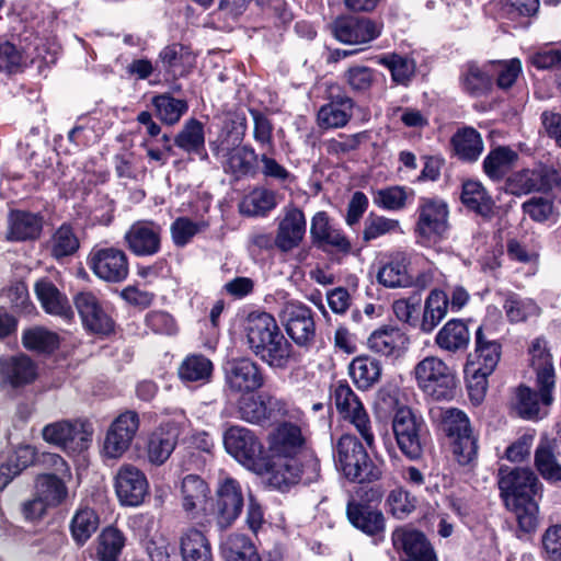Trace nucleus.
<instances>
[{
    "label": "nucleus",
    "instance_id": "obj_17",
    "mask_svg": "<svg viewBox=\"0 0 561 561\" xmlns=\"http://www.w3.org/2000/svg\"><path fill=\"white\" fill-rule=\"evenodd\" d=\"M93 431L89 423L60 420L49 423L42 431L43 439L64 451L79 453L88 448Z\"/></svg>",
    "mask_w": 561,
    "mask_h": 561
},
{
    "label": "nucleus",
    "instance_id": "obj_4",
    "mask_svg": "<svg viewBox=\"0 0 561 561\" xmlns=\"http://www.w3.org/2000/svg\"><path fill=\"white\" fill-rule=\"evenodd\" d=\"M333 455L336 467L350 482H373L381 477V470L354 434H343L333 446Z\"/></svg>",
    "mask_w": 561,
    "mask_h": 561
},
{
    "label": "nucleus",
    "instance_id": "obj_35",
    "mask_svg": "<svg viewBox=\"0 0 561 561\" xmlns=\"http://www.w3.org/2000/svg\"><path fill=\"white\" fill-rule=\"evenodd\" d=\"M306 439L301 427L290 421H279L268 435V449L272 457H297Z\"/></svg>",
    "mask_w": 561,
    "mask_h": 561
},
{
    "label": "nucleus",
    "instance_id": "obj_5",
    "mask_svg": "<svg viewBox=\"0 0 561 561\" xmlns=\"http://www.w3.org/2000/svg\"><path fill=\"white\" fill-rule=\"evenodd\" d=\"M330 407H334L339 420L351 424L368 447L375 443L370 416L360 398L346 379L333 381L329 387Z\"/></svg>",
    "mask_w": 561,
    "mask_h": 561
},
{
    "label": "nucleus",
    "instance_id": "obj_32",
    "mask_svg": "<svg viewBox=\"0 0 561 561\" xmlns=\"http://www.w3.org/2000/svg\"><path fill=\"white\" fill-rule=\"evenodd\" d=\"M410 337L399 325L382 324L375 329L367 339L370 352L391 359L402 357L409 350Z\"/></svg>",
    "mask_w": 561,
    "mask_h": 561
},
{
    "label": "nucleus",
    "instance_id": "obj_51",
    "mask_svg": "<svg viewBox=\"0 0 561 561\" xmlns=\"http://www.w3.org/2000/svg\"><path fill=\"white\" fill-rule=\"evenodd\" d=\"M461 89L473 98L488 94L491 91V73L485 66L477 61H468L459 77Z\"/></svg>",
    "mask_w": 561,
    "mask_h": 561
},
{
    "label": "nucleus",
    "instance_id": "obj_34",
    "mask_svg": "<svg viewBox=\"0 0 561 561\" xmlns=\"http://www.w3.org/2000/svg\"><path fill=\"white\" fill-rule=\"evenodd\" d=\"M346 516L352 526L371 537L375 543L385 538L386 519L381 511L369 503L348 501Z\"/></svg>",
    "mask_w": 561,
    "mask_h": 561
},
{
    "label": "nucleus",
    "instance_id": "obj_49",
    "mask_svg": "<svg viewBox=\"0 0 561 561\" xmlns=\"http://www.w3.org/2000/svg\"><path fill=\"white\" fill-rule=\"evenodd\" d=\"M274 316L266 311H252L244 321V334L248 348L252 351L268 335L278 329Z\"/></svg>",
    "mask_w": 561,
    "mask_h": 561
},
{
    "label": "nucleus",
    "instance_id": "obj_20",
    "mask_svg": "<svg viewBox=\"0 0 561 561\" xmlns=\"http://www.w3.org/2000/svg\"><path fill=\"white\" fill-rule=\"evenodd\" d=\"M382 23L355 15L336 16L330 24L333 37L345 45L368 44L381 35Z\"/></svg>",
    "mask_w": 561,
    "mask_h": 561
},
{
    "label": "nucleus",
    "instance_id": "obj_52",
    "mask_svg": "<svg viewBox=\"0 0 561 561\" xmlns=\"http://www.w3.org/2000/svg\"><path fill=\"white\" fill-rule=\"evenodd\" d=\"M447 291L434 288L427 295L420 323L421 331L431 333L450 311L447 304Z\"/></svg>",
    "mask_w": 561,
    "mask_h": 561
},
{
    "label": "nucleus",
    "instance_id": "obj_30",
    "mask_svg": "<svg viewBox=\"0 0 561 561\" xmlns=\"http://www.w3.org/2000/svg\"><path fill=\"white\" fill-rule=\"evenodd\" d=\"M391 541L394 550L404 554L401 561H438L432 542L416 528L397 527Z\"/></svg>",
    "mask_w": 561,
    "mask_h": 561
},
{
    "label": "nucleus",
    "instance_id": "obj_50",
    "mask_svg": "<svg viewBox=\"0 0 561 561\" xmlns=\"http://www.w3.org/2000/svg\"><path fill=\"white\" fill-rule=\"evenodd\" d=\"M100 524V515L94 508L89 506L78 507L69 523L73 542L78 547H83L98 531Z\"/></svg>",
    "mask_w": 561,
    "mask_h": 561
},
{
    "label": "nucleus",
    "instance_id": "obj_39",
    "mask_svg": "<svg viewBox=\"0 0 561 561\" xmlns=\"http://www.w3.org/2000/svg\"><path fill=\"white\" fill-rule=\"evenodd\" d=\"M306 233V217L304 211L291 206L286 209L284 217L278 222L276 237L277 249L282 252H289L297 248Z\"/></svg>",
    "mask_w": 561,
    "mask_h": 561
},
{
    "label": "nucleus",
    "instance_id": "obj_47",
    "mask_svg": "<svg viewBox=\"0 0 561 561\" xmlns=\"http://www.w3.org/2000/svg\"><path fill=\"white\" fill-rule=\"evenodd\" d=\"M37 455L34 446H18L7 461L0 465V491L4 490L23 470L37 463Z\"/></svg>",
    "mask_w": 561,
    "mask_h": 561
},
{
    "label": "nucleus",
    "instance_id": "obj_18",
    "mask_svg": "<svg viewBox=\"0 0 561 561\" xmlns=\"http://www.w3.org/2000/svg\"><path fill=\"white\" fill-rule=\"evenodd\" d=\"M244 507V497L241 484L233 478L224 479L217 490L213 504V517L218 530L230 528L239 518Z\"/></svg>",
    "mask_w": 561,
    "mask_h": 561
},
{
    "label": "nucleus",
    "instance_id": "obj_56",
    "mask_svg": "<svg viewBox=\"0 0 561 561\" xmlns=\"http://www.w3.org/2000/svg\"><path fill=\"white\" fill-rule=\"evenodd\" d=\"M214 364L203 354L187 355L179 367V377L187 382H208L213 376Z\"/></svg>",
    "mask_w": 561,
    "mask_h": 561
},
{
    "label": "nucleus",
    "instance_id": "obj_27",
    "mask_svg": "<svg viewBox=\"0 0 561 561\" xmlns=\"http://www.w3.org/2000/svg\"><path fill=\"white\" fill-rule=\"evenodd\" d=\"M38 377L37 363L25 353L0 356V388L23 389Z\"/></svg>",
    "mask_w": 561,
    "mask_h": 561
},
{
    "label": "nucleus",
    "instance_id": "obj_29",
    "mask_svg": "<svg viewBox=\"0 0 561 561\" xmlns=\"http://www.w3.org/2000/svg\"><path fill=\"white\" fill-rule=\"evenodd\" d=\"M208 483L198 474H186L181 483L182 508L187 517L201 528L209 529L213 524L210 515H201L198 507L209 499Z\"/></svg>",
    "mask_w": 561,
    "mask_h": 561
},
{
    "label": "nucleus",
    "instance_id": "obj_6",
    "mask_svg": "<svg viewBox=\"0 0 561 561\" xmlns=\"http://www.w3.org/2000/svg\"><path fill=\"white\" fill-rule=\"evenodd\" d=\"M417 387L433 401H450L457 396L458 379L440 358L427 356L414 367Z\"/></svg>",
    "mask_w": 561,
    "mask_h": 561
},
{
    "label": "nucleus",
    "instance_id": "obj_54",
    "mask_svg": "<svg viewBox=\"0 0 561 561\" xmlns=\"http://www.w3.org/2000/svg\"><path fill=\"white\" fill-rule=\"evenodd\" d=\"M154 115L165 125L173 126L187 113L188 103L176 99L170 92L157 94L151 99Z\"/></svg>",
    "mask_w": 561,
    "mask_h": 561
},
{
    "label": "nucleus",
    "instance_id": "obj_26",
    "mask_svg": "<svg viewBox=\"0 0 561 561\" xmlns=\"http://www.w3.org/2000/svg\"><path fill=\"white\" fill-rule=\"evenodd\" d=\"M140 426L139 414L134 410H126L118 414L111 423L103 444V450L110 458L123 456L131 446Z\"/></svg>",
    "mask_w": 561,
    "mask_h": 561
},
{
    "label": "nucleus",
    "instance_id": "obj_11",
    "mask_svg": "<svg viewBox=\"0 0 561 561\" xmlns=\"http://www.w3.org/2000/svg\"><path fill=\"white\" fill-rule=\"evenodd\" d=\"M237 413L247 423L270 428L287 416L288 404L274 394L256 391L241 394L237 401Z\"/></svg>",
    "mask_w": 561,
    "mask_h": 561
},
{
    "label": "nucleus",
    "instance_id": "obj_12",
    "mask_svg": "<svg viewBox=\"0 0 561 561\" xmlns=\"http://www.w3.org/2000/svg\"><path fill=\"white\" fill-rule=\"evenodd\" d=\"M392 431L400 451L410 460L422 458L428 431L425 422L411 408H399L392 419Z\"/></svg>",
    "mask_w": 561,
    "mask_h": 561
},
{
    "label": "nucleus",
    "instance_id": "obj_43",
    "mask_svg": "<svg viewBox=\"0 0 561 561\" xmlns=\"http://www.w3.org/2000/svg\"><path fill=\"white\" fill-rule=\"evenodd\" d=\"M207 530L192 526L182 533L180 553L183 561H214L213 548L205 534Z\"/></svg>",
    "mask_w": 561,
    "mask_h": 561
},
{
    "label": "nucleus",
    "instance_id": "obj_40",
    "mask_svg": "<svg viewBox=\"0 0 561 561\" xmlns=\"http://www.w3.org/2000/svg\"><path fill=\"white\" fill-rule=\"evenodd\" d=\"M126 542L123 530L114 525L105 526L93 542L91 558L94 561H119Z\"/></svg>",
    "mask_w": 561,
    "mask_h": 561
},
{
    "label": "nucleus",
    "instance_id": "obj_9",
    "mask_svg": "<svg viewBox=\"0 0 561 561\" xmlns=\"http://www.w3.org/2000/svg\"><path fill=\"white\" fill-rule=\"evenodd\" d=\"M267 484L274 490L287 492L291 486L302 482L308 485L320 477V463L310 459L305 463L297 457H272L268 455Z\"/></svg>",
    "mask_w": 561,
    "mask_h": 561
},
{
    "label": "nucleus",
    "instance_id": "obj_48",
    "mask_svg": "<svg viewBox=\"0 0 561 561\" xmlns=\"http://www.w3.org/2000/svg\"><path fill=\"white\" fill-rule=\"evenodd\" d=\"M21 343L28 352L51 355L60 346V336L45 327L34 325L23 330Z\"/></svg>",
    "mask_w": 561,
    "mask_h": 561
},
{
    "label": "nucleus",
    "instance_id": "obj_15",
    "mask_svg": "<svg viewBox=\"0 0 561 561\" xmlns=\"http://www.w3.org/2000/svg\"><path fill=\"white\" fill-rule=\"evenodd\" d=\"M225 385L232 393L249 394L265 386V369L249 356L232 357L222 365Z\"/></svg>",
    "mask_w": 561,
    "mask_h": 561
},
{
    "label": "nucleus",
    "instance_id": "obj_60",
    "mask_svg": "<svg viewBox=\"0 0 561 561\" xmlns=\"http://www.w3.org/2000/svg\"><path fill=\"white\" fill-rule=\"evenodd\" d=\"M36 489L37 494L51 507L60 505L68 495L64 480L56 473L38 474Z\"/></svg>",
    "mask_w": 561,
    "mask_h": 561
},
{
    "label": "nucleus",
    "instance_id": "obj_55",
    "mask_svg": "<svg viewBox=\"0 0 561 561\" xmlns=\"http://www.w3.org/2000/svg\"><path fill=\"white\" fill-rule=\"evenodd\" d=\"M460 201L468 210L482 217L491 216V197L479 181L462 182Z\"/></svg>",
    "mask_w": 561,
    "mask_h": 561
},
{
    "label": "nucleus",
    "instance_id": "obj_42",
    "mask_svg": "<svg viewBox=\"0 0 561 561\" xmlns=\"http://www.w3.org/2000/svg\"><path fill=\"white\" fill-rule=\"evenodd\" d=\"M471 319L463 320L453 318L448 320L436 333V346L451 354L465 351L470 342V332L468 323Z\"/></svg>",
    "mask_w": 561,
    "mask_h": 561
},
{
    "label": "nucleus",
    "instance_id": "obj_31",
    "mask_svg": "<svg viewBox=\"0 0 561 561\" xmlns=\"http://www.w3.org/2000/svg\"><path fill=\"white\" fill-rule=\"evenodd\" d=\"M181 434L180 426L174 421L160 423L145 438V454L149 463L164 465L174 451Z\"/></svg>",
    "mask_w": 561,
    "mask_h": 561
},
{
    "label": "nucleus",
    "instance_id": "obj_33",
    "mask_svg": "<svg viewBox=\"0 0 561 561\" xmlns=\"http://www.w3.org/2000/svg\"><path fill=\"white\" fill-rule=\"evenodd\" d=\"M115 493L124 506L140 505L148 494V480L146 474L133 465H123L114 482Z\"/></svg>",
    "mask_w": 561,
    "mask_h": 561
},
{
    "label": "nucleus",
    "instance_id": "obj_13",
    "mask_svg": "<svg viewBox=\"0 0 561 561\" xmlns=\"http://www.w3.org/2000/svg\"><path fill=\"white\" fill-rule=\"evenodd\" d=\"M414 234L422 244L440 242L449 228L448 204L439 197H420Z\"/></svg>",
    "mask_w": 561,
    "mask_h": 561
},
{
    "label": "nucleus",
    "instance_id": "obj_62",
    "mask_svg": "<svg viewBox=\"0 0 561 561\" xmlns=\"http://www.w3.org/2000/svg\"><path fill=\"white\" fill-rule=\"evenodd\" d=\"M379 64L389 69L393 82L402 85H408L415 71L414 61L397 53L382 56Z\"/></svg>",
    "mask_w": 561,
    "mask_h": 561
},
{
    "label": "nucleus",
    "instance_id": "obj_61",
    "mask_svg": "<svg viewBox=\"0 0 561 561\" xmlns=\"http://www.w3.org/2000/svg\"><path fill=\"white\" fill-rule=\"evenodd\" d=\"M417 504V499L403 486H397L389 491L385 500V511L396 519H404L412 514Z\"/></svg>",
    "mask_w": 561,
    "mask_h": 561
},
{
    "label": "nucleus",
    "instance_id": "obj_46",
    "mask_svg": "<svg viewBox=\"0 0 561 561\" xmlns=\"http://www.w3.org/2000/svg\"><path fill=\"white\" fill-rule=\"evenodd\" d=\"M554 439L542 436L535 449L534 466L538 473L550 483L561 482V463L556 455Z\"/></svg>",
    "mask_w": 561,
    "mask_h": 561
},
{
    "label": "nucleus",
    "instance_id": "obj_45",
    "mask_svg": "<svg viewBox=\"0 0 561 561\" xmlns=\"http://www.w3.org/2000/svg\"><path fill=\"white\" fill-rule=\"evenodd\" d=\"M348 374L358 390H369L379 382L382 367L379 359L362 354L354 357L348 365Z\"/></svg>",
    "mask_w": 561,
    "mask_h": 561
},
{
    "label": "nucleus",
    "instance_id": "obj_36",
    "mask_svg": "<svg viewBox=\"0 0 561 561\" xmlns=\"http://www.w3.org/2000/svg\"><path fill=\"white\" fill-rule=\"evenodd\" d=\"M44 224V215L39 211L11 209L8 214L7 240L11 242L36 241L43 234Z\"/></svg>",
    "mask_w": 561,
    "mask_h": 561
},
{
    "label": "nucleus",
    "instance_id": "obj_21",
    "mask_svg": "<svg viewBox=\"0 0 561 561\" xmlns=\"http://www.w3.org/2000/svg\"><path fill=\"white\" fill-rule=\"evenodd\" d=\"M286 333L299 347L309 348L316 340L313 310L299 301L287 302L280 313Z\"/></svg>",
    "mask_w": 561,
    "mask_h": 561
},
{
    "label": "nucleus",
    "instance_id": "obj_7",
    "mask_svg": "<svg viewBox=\"0 0 561 561\" xmlns=\"http://www.w3.org/2000/svg\"><path fill=\"white\" fill-rule=\"evenodd\" d=\"M226 451L244 468L263 474L268 468V451L259 436L250 428L232 425L224 434Z\"/></svg>",
    "mask_w": 561,
    "mask_h": 561
},
{
    "label": "nucleus",
    "instance_id": "obj_1",
    "mask_svg": "<svg viewBox=\"0 0 561 561\" xmlns=\"http://www.w3.org/2000/svg\"><path fill=\"white\" fill-rule=\"evenodd\" d=\"M499 489L508 511L515 515L518 533L531 534L539 526L543 484L529 468L500 469Z\"/></svg>",
    "mask_w": 561,
    "mask_h": 561
},
{
    "label": "nucleus",
    "instance_id": "obj_16",
    "mask_svg": "<svg viewBox=\"0 0 561 561\" xmlns=\"http://www.w3.org/2000/svg\"><path fill=\"white\" fill-rule=\"evenodd\" d=\"M87 265L101 280L111 284L124 282L129 275V260L124 250L94 245L87 256Z\"/></svg>",
    "mask_w": 561,
    "mask_h": 561
},
{
    "label": "nucleus",
    "instance_id": "obj_24",
    "mask_svg": "<svg viewBox=\"0 0 561 561\" xmlns=\"http://www.w3.org/2000/svg\"><path fill=\"white\" fill-rule=\"evenodd\" d=\"M313 245L327 254L346 256L352 252V243L342 229L334 227L327 211L313 215L310 226Z\"/></svg>",
    "mask_w": 561,
    "mask_h": 561
},
{
    "label": "nucleus",
    "instance_id": "obj_3",
    "mask_svg": "<svg viewBox=\"0 0 561 561\" xmlns=\"http://www.w3.org/2000/svg\"><path fill=\"white\" fill-rule=\"evenodd\" d=\"M530 367L536 373V385L539 394L527 386H519L516 390L515 409L517 414L526 420L540 419V401L550 405L553 401L552 390L556 385L554 368L552 358L547 350V342L543 339H536L529 347Z\"/></svg>",
    "mask_w": 561,
    "mask_h": 561
},
{
    "label": "nucleus",
    "instance_id": "obj_44",
    "mask_svg": "<svg viewBox=\"0 0 561 561\" xmlns=\"http://www.w3.org/2000/svg\"><path fill=\"white\" fill-rule=\"evenodd\" d=\"M259 154L250 144L241 145L228 153H222L224 169L234 178L254 176L257 173Z\"/></svg>",
    "mask_w": 561,
    "mask_h": 561
},
{
    "label": "nucleus",
    "instance_id": "obj_41",
    "mask_svg": "<svg viewBox=\"0 0 561 561\" xmlns=\"http://www.w3.org/2000/svg\"><path fill=\"white\" fill-rule=\"evenodd\" d=\"M174 146L201 161L209 162L205 146V126L195 117L185 121L182 129L174 136Z\"/></svg>",
    "mask_w": 561,
    "mask_h": 561
},
{
    "label": "nucleus",
    "instance_id": "obj_57",
    "mask_svg": "<svg viewBox=\"0 0 561 561\" xmlns=\"http://www.w3.org/2000/svg\"><path fill=\"white\" fill-rule=\"evenodd\" d=\"M277 205L276 193L266 187H256L242 201L241 213L251 217H266Z\"/></svg>",
    "mask_w": 561,
    "mask_h": 561
},
{
    "label": "nucleus",
    "instance_id": "obj_63",
    "mask_svg": "<svg viewBox=\"0 0 561 561\" xmlns=\"http://www.w3.org/2000/svg\"><path fill=\"white\" fill-rule=\"evenodd\" d=\"M411 195L414 194L409 188ZM408 188L405 186L393 185L378 190L374 195V203L381 209L398 211L407 206Z\"/></svg>",
    "mask_w": 561,
    "mask_h": 561
},
{
    "label": "nucleus",
    "instance_id": "obj_59",
    "mask_svg": "<svg viewBox=\"0 0 561 561\" xmlns=\"http://www.w3.org/2000/svg\"><path fill=\"white\" fill-rule=\"evenodd\" d=\"M380 72L364 65H353L342 75L343 81L354 94L364 95L370 91L377 82Z\"/></svg>",
    "mask_w": 561,
    "mask_h": 561
},
{
    "label": "nucleus",
    "instance_id": "obj_22",
    "mask_svg": "<svg viewBox=\"0 0 561 561\" xmlns=\"http://www.w3.org/2000/svg\"><path fill=\"white\" fill-rule=\"evenodd\" d=\"M561 186V175L552 167L539 164L514 173L505 183V190L513 195L533 192H548Z\"/></svg>",
    "mask_w": 561,
    "mask_h": 561
},
{
    "label": "nucleus",
    "instance_id": "obj_37",
    "mask_svg": "<svg viewBox=\"0 0 561 561\" xmlns=\"http://www.w3.org/2000/svg\"><path fill=\"white\" fill-rule=\"evenodd\" d=\"M411 260L403 251H396L386 255L379 262L377 282L387 288L409 287L413 284V276L410 274Z\"/></svg>",
    "mask_w": 561,
    "mask_h": 561
},
{
    "label": "nucleus",
    "instance_id": "obj_64",
    "mask_svg": "<svg viewBox=\"0 0 561 561\" xmlns=\"http://www.w3.org/2000/svg\"><path fill=\"white\" fill-rule=\"evenodd\" d=\"M541 547L546 561H561V525H551L543 531Z\"/></svg>",
    "mask_w": 561,
    "mask_h": 561
},
{
    "label": "nucleus",
    "instance_id": "obj_58",
    "mask_svg": "<svg viewBox=\"0 0 561 561\" xmlns=\"http://www.w3.org/2000/svg\"><path fill=\"white\" fill-rule=\"evenodd\" d=\"M80 241L70 222H62L51 236L50 255L60 261L78 252Z\"/></svg>",
    "mask_w": 561,
    "mask_h": 561
},
{
    "label": "nucleus",
    "instance_id": "obj_19",
    "mask_svg": "<svg viewBox=\"0 0 561 561\" xmlns=\"http://www.w3.org/2000/svg\"><path fill=\"white\" fill-rule=\"evenodd\" d=\"M327 103L317 113V124L321 129L345 127L353 117L355 101L339 83H332L325 91Z\"/></svg>",
    "mask_w": 561,
    "mask_h": 561
},
{
    "label": "nucleus",
    "instance_id": "obj_14",
    "mask_svg": "<svg viewBox=\"0 0 561 561\" xmlns=\"http://www.w3.org/2000/svg\"><path fill=\"white\" fill-rule=\"evenodd\" d=\"M196 56L190 46L172 43L164 46L156 58L157 78L170 84L173 92L181 90L178 80L187 77L194 69Z\"/></svg>",
    "mask_w": 561,
    "mask_h": 561
},
{
    "label": "nucleus",
    "instance_id": "obj_38",
    "mask_svg": "<svg viewBox=\"0 0 561 561\" xmlns=\"http://www.w3.org/2000/svg\"><path fill=\"white\" fill-rule=\"evenodd\" d=\"M34 291L46 313L60 317L67 322L73 321L75 312L67 296L49 278H39L34 285Z\"/></svg>",
    "mask_w": 561,
    "mask_h": 561
},
{
    "label": "nucleus",
    "instance_id": "obj_2",
    "mask_svg": "<svg viewBox=\"0 0 561 561\" xmlns=\"http://www.w3.org/2000/svg\"><path fill=\"white\" fill-rule=\"evenodd\" d=\"M438 436L447 439L455 461L461 467H473L478 460V437L473 434L469 416L454 407H432L428 411Z\"/></svg>",
    "mask_w": 561,
    "mask_h": 561
},
{
    "label": "nucleus",
    "instance_id": "obj_25",
    "mask_svg": "<svg viewBox=\"0 0 561 561\" xmlns=\"http://www.w3.org/2000/svg\"><path fill=\"white\" fill-rule=\"evenodd\" d=\"M251 353L276 370H286L301 360L300 353L295 351L291 343L284 336L280 328L254 347Z\"/></svg>",
    "mask_w": 561,
    "mask_h": 561
},
{
    "label": "nucleus",
    "instance_id": "obj_10",
    "mask_svg": "<svg viewBox=\"0 0 561 561\" xmlns=\"http://www.w3.org/2000/svg\"><path fill=\"white\" fill-rule=\"evenodd\" d=\"M83 330L89 335L108 337L116 331L111 305L91 290H80L72 296Z\"/></svg>",
    "mask_w": 561,
    "mask_h": 561
},
{
    "label": "nucleus",
    "instance_id": "obj_8",
    "mask_svg": "<svg viewBox=\"0 0 561 561\" xmlns=\"http://www.w3.org/2000/svg\"><path fill=\"white\" fill-rule=\"evenodd\" d=\"M474 337V351L467 357L463 374L469 400L473 405H479L484 401L489 388L491 341L485 339L483 325L477 329Z\"/></svg>",
    "mask_w": 561,
    "mask_h": 561
},
{
    "label": "nucleus",
    "instance_id": "obj_23",
    "mask_svg": "<svg viewBox=\"0 0 561 561\" xmlns=\"http://www.w3.org/2000/svg\"><path fill=\"white\" fill-rule=\"evenodd\" d=\"M247 131L248 117L244 110L237 106L227 111L216 138L208 142L213 156L220 159L222 153L243 145Z\"/></svg>",
    "mask_w": 561,
    "mask_h": 561
},
{
    "label": "nucleus",
    "instance_id": "obj_53",
    "mask_svg": "<svg viewBox=\"0 0 561 561\" xmlns=\"http://www.w3.org/2000/svg\"><path fill=\"white\" fill-rule=\"evenodd\" d=\"M455 154L462 161H477L483 149L480 134L472 127L458 129L450 139Z\"/></svg>",
    "mask_w": 561,
    "mask_h": 561
},
{
    "label": "nucleus",
    "instance_id": "obj_28",
    "mask_svg": "<svg viewBox=\"0 0 561 561\" xmlns=\"http://www.w3.org/2000/svg\"><path fill=\"white\" fill-rule=\"evenodd\" d=\"M163 229L153 220H137L124 234L126 248L135 256H152L161 251Z\"/></svg>",
    "mask_w": 561,
    "mask_h": 561
}]
</instances>
